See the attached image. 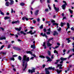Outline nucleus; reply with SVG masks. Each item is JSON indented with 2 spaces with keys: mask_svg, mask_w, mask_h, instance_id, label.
I'll return each instance as SVG.
<instances>
[{
  "mask_svg": "<svg viewBox=\"0 0 74 74\" xmlns=\"http://www.w3.org/2000/svg\"><path fill=\"white\" fill-rule=\"evenodd\" d=\"M29 60H29V57H27V56H26V55H25L23 57V59H22V61L23 62V66L24 67L25 66V62H28Z\"/></svg>",
  "mask_w": 74,
  "mask_h": 74,
  "instance_id": "1",
  "label": "nucleus"
},
{
  "mask_svg": "<svg viewBox=\"0 0 74 74\" xmlns=\"http://www.w3.org/2000/svg\"><path fill=\"white\" fill-rule=\"evenodd\" d=\"M49 70H55V68H52V66L49 67L48 68H45V72L46 74H50V72L49 71Z\"/></svg>",
  "mask_w": 74,
  "mask_h": 74,
  "instance_id": "2",
  "label": "nucleus"
},
{
  "mask_svg": "<svg viewBox=\"0 0 74 74\" xmlns=\"http://www.w3.org/2000/svg\"><path fill=\"white\" fill-rule=\"evenodd\" d=\"M35 70L36 69L34 68H33L32 70L29 69L28 73H35Z\"/></svg>",
  "mask_w": 74,
  "mask_h": 74,
  "instance_id": "3",
  "label": "nucleus"
},
{
  "mask_svg": "<svg viewBox=\"0 0 74 74\" xmlns=\"http://www.w3.org/2000/svg\"><path fill=\"white\" fill-rule=\"evenodd\" d=\"M53 5L54 8V10H56V12H59V8H57L56 7H55V4H53Z\"/></svg>",
  "mask_w": 74,
  "mask_h": 74,
  "instance_id": "4",
  "label": "nucleus"
},
{
  "mask_svg": "<svg viewBox=\"0 0 74 74\" xmlns=\"http://www.w3.org/2000/svg\"><path fill=\"white\" fill-rule=\"evenodd\" d=\"M40 36H42V37H44L45 36V37H46V38H47L48 37V36H47L46 35V34L44 33L43 34V33H41L40 34Z\"/></svg>",
  "mask_w": 74,
  "mask_h": 74,
  "instance_id": "5",
  "label": "nucleus"
},
{
  "mask_svg": "<svg viewBox=\"0 0 74 74\" xmlns=\"http://www.w3.org/2000/svg\"><path fill=\"white\" fill-rule=\"evenodd\" d=\"M13 48L14 49L17 50V51H21V49L16 47H13Z\"/></svg>",
  "mask_w": 74,
  "mask_h": 74,
  "instance_id": "6",
  "label": "nucleus"
},
{
  "mask_svg": "<svg viewBox=\"0 0 74 74\" xmlns=\"http://www.w3.org/2000/svg\"><path fill=\"white\" fill-rule=\"evenodd\" d=\"M46 58L47 59H48L47 60V62H51V61H52V60L48 56H46Z\"/></svg>",
  "mask_w": 74,
  "mask_h": 74,
  "instance_id": "7",
  "label": "nucleus"
},
{
  "mask_svg": "<svg viewBox=\"0 0 74 74\" xmlns=\"http://www.w3.org/2000/svg\"><path fill=\"white\" fill-rule=\"evenodd\" d=\"M21 29H22V27H20L19 28H15V30L17 31H18V32H20L21 30Z\"/></svg>",
  "mask_w": 74,
  "mask_h": 74,
  "instance_id": "8",
  "label": "nucleus"
},
{
  "mask_svg": "<svg viewBox=\"0 0 74 74\" xmlns=\"http://www.w3.org/2000/svg\"><path fill=\"white\" fill-rule=\"evenodd\" d=\"M31 48H33L34 49H36V45H35V44H34L31 45Z\"/></svg>",
  "mask_w": 74,
  "mask_h": 74,
  "instance_id": "9",
  "label": "nucleus"
},
{
  "mask_svg": "<svg viewBox=\"0 0 74 74\" xmlns=\"http://www.w3.org/2000/svg\"><path fill=\"white\" fill-rule=\"evenodd\" d=\"M67 28L66 29V31H67V30H68V29H70V24L69 23H67Z\"/></svg>",
  "mask_w": 74,
  "mask_h": 74,
  "instance_id": "10",
  "label": "nucleus"
},
{
  "mask_svg": "<svg viewBox=\"0 0 74 74\" xmlns=\"http://www.w3.org/2000/svg\"><path fill=\"white\" fill-rule=\"evenodd\" d=\"M27 62L25 64L24 68L23 69V71H25L26 70V69L27 68Z\"/></svg>",
  "mask_w": 74,
  "mask_h": 74,
  "instance_id": "11",
  "label": "nucleus"
},
{
  "mask_svg": "<svg viewBox=\"0 0 74 74\" xmlns=\"http://www.w3.org/2000/svg\"><path fill=\"white\" fill-rule=\"evenodd\" d=\"M66 25L65 23H63L62 22L61 23L60 25H61V27H63V26H64V25Z\"/></svg>",
  "mask_w": 74,
  "mask_h": 74,
  "instance_id": "12",
  "label": "nucleus"
},
{
  "mask_svg": "<svg viewBox=\"0 0 74 74\" xmlns=\"http://www.w3.org/2000/svg\"><path fill=\"white\" fill-rule=\"evenodd\" d=\"M39 12V10H36L34 13V14L35 15H38V12Z\"/></svg>",
  "mask_w": 74,
  "mask_h": 74,
  "instance_id": "13",
  "label": "nucleus"
},
{
  "mask_svg": "<svg viewBox=\"0 0 74 74\" xmlns=\"http://www.w3.org/2000/svg\"><path fill=\"white\" fill-rule=\"evenodd\" d=\"M10 0V1H11V2L10 3H9V4H10V5H12V4H14V1L12 0Z\"/></svg>",
  "mask_w": 74,
  "mask_h": 74,
  "instance_id": "14",
  "label": "nucleus"
},
{
  "mask_svg": "<svg viewBox=\"0 0 74 74\" xmlns=\"http://www.w3.org/2000/svg\"><path fill=\"white\" fill-rule=\"evenodd\" d=\"M56 71L58 74H60L61 72L62 71V70H59V69H57Z\"/></svg>",
  "mask_w": 74,
  "mask_h": 74,
  "instance_id": "15",
  "label": "nucleus"
},
{
  "mask_svg": "<svg viewBox=\"0 0 74 74\" xmlns=\"http://www.w3.org/2000/svg\"><path fill=\"white\" fill-rule=\"evenodd\" d=\"M60 59L61 60H62V61H63L64 60H66L67 59V58H63L62 57L60 58Z\"/></svg>",
  "mask_w": 74,
  "mask_h": 74,
  "instance_id": "16",
  "label": "nucleus"
},
{
  "mask_svg": "<svg viewBox=\"0 0 74 74\" xmlns=\"http://www.w3.org/2000/svg\"><path fill=\"white\" fill-rule=\"evenodd\" d=\"M62 7L63 10H65L66 7V6L64 4L62 5Z\"/></svg>",
  "mask_w": 74,
  "mask_h": 74,
  "instance_id": "17",
  "label": "nucleus"
},
{
  "mask_svg": "<svg viewBox=\"0 0 74 74\" xmlns=\"http://www.w3.org/2000/svg\"><path fill=\"white\" fill-rule=\"evenodd\" d=\"M32 30H30L29 32H27L26 34H30L31 35H33V34H32Z\"/></svg>",
  "mask_w": 74,
  "mask_h": 74,
  "instance_id": "18",
  "label": "nucleus"
},
{
  "mask_svg": "<svg viewBox=\"0 0 74 74\" xmlns=\"http://www.w3.org/2000/svg\"><path fill=\"white\" fill-rule=\"evenodd\" d=\"M21 34H23L24 35V36H25L26 34V33H24V32L23 31H21L20 32Z\"/></svg>",
  "mask_w": 74,
  "mask_h": 74,
  "instance_id": "19",
  "label": "nucleus"
},
{
  "mask_svg": "<svg viewBox=\"0 0 74 74\" xmlns=\"http://www.w3.org/2000/svg\"><path fill=\"white\" fill-rule=\"evenodd\" d=\"M6 53H7V52H5L4 53L3 51H1L0 53V54H2V55H6Z\"/></svg>",
  "mask_w": 74,
  "mask_h": 74,
  "instance_id": "20",
  "label": "nucleus"
},
{
  "mask_svg": "<svg viewBox=\"0 0 74 74\" xmlns=\"http://www.w3.org/2000/svg\"><path fill=\"white\" fill-rule=\"evenodd\" d=\"M6 38L5 37H0V40H5Z\"/></svg>",
  "mask_w": 74,
  "mask_h": 74,
  "instance_id": "21",
  "label": "nucleus"
},
{
  "mask_svg": "<svg viewBox=\"0 0 74 74\" xmlns=\"http://www.w3.org/2000/svg\"><path fill=\"white\" fill-rule=\"evenodd\" d=\"M54 33L53 34V36H55L56 35H58V33L56 31H54Z\"/></svg>",
  "mask_w": 74,
  "mask_h": 74,
  "instance_id": "22",
  "label": "nucleus"
},
{
  "mask_svg": "<svg viewBox=\"0 0 74 74\" xmlns=\"http://www.w3.org/2000/svg\"><path fill=\"white\" fill-rule=\"evenodd\" d=\"M47 54H48L49 56H51V51H50L48 50L47 51Z\"/></svg>",
  "mask_w": 74,
  "mask_h": 74,
  "instance_id": "23",
  "label": "nucleus"
},
{
  "mask_svg": "<svg viewBox=\"0 0 74 74\" xmlns=\"http://www.w3.org/2000/svg\"><path fill=\"white\" fill-rule=\"evenodd\" d=\"M9 4H10V3H9V2L8 1L6 2V3H5L6 6L7 7H8V6H9Z\"/></svg>",
  "mask_w": 74,
  "mask_h": 74,
  "instance_id": "24",
  "label": "nucleus"
},
{
  "mask_svg": "<svg viewBox=\"0 0 74 74\" xmlns=\"http://www.w3.org/2000/svg\"><path fill=\"white\" fill-rule=\"evenodd\" d=\"M10 17L9 16H6L4 17V19L5 20H6V19H10Z\"/></svg>",
  "mask_w": 74,
  "mask_h": 74,
  "instance_id": "25",
  "label": "nucleus"
},
{
  "mask_svg": "<svg viewBox=\"0 0 74 74\" xmlns=\"http://www.w3.org/2000/svg\"><path fill=\"white\" fill-rule=\"evenodd\" d=\"M18 59L19 60H22V57L20 56H19L18 57Z\"/></svg>",
  "mask_w": 74,
  "mask_h": 74,
  "instance_id": "26",
  "label": "nucleus"
},
{
  "mask_svg": "<svg viewBox=\"0 0 74 74\" xmlns=\"http://www.w3.org/2000/svg\"><path fill=\"white\" fill-rule=\"evenodd\" d=\"M62 64H58L57 65V66L56 67V68H58V67H62Z\"/></svg>",
  "mask_w": 74,
  "mask_h": 74,
  "instance_id": "27",
  "label": "nucleus"
},
{
  "mask_svg": "<svg viewBox=\"0 0 74 74\" xmlns=\"http://www.w3.org/2000/svg\"><path fill=\"white\" fill-rule=\"evenodd\" d=\"M25 5V4L23 3H21L20 4V5H21V6H23L24 5Z\"/></svg>",
  "mask_w": 74,
  "mask_h": 74,
  "instance_id": "28",
  "label": "nucleus"
},
{
  "mask_svg": "<svg viewBox=\"0 0 74 74\" xmlns=\"http://www.w3.org/2000/svg\"><path fill=\"white\" fill-rule=\"evenodd\" d=\"M52 44L49 43H47V46H48V47H51V46Z\"/></svg>",
  "mask_w": 74,
  "mask_h": 74,
  "instance_id": "29",
  "label": "nucleus"
},
{
  "mask_svg": "<svg viewBox=\"0 0 74 74\" xmlns=\"http://www.w3.org/2000/svg\"><path fill=\"white\" fill-rule=\"evenodd\" d=\"M10 60H13V61H14V60H15V58H10Z\"/></svg>",
  "mask_w": 74,
  "mask_h": 74,
  "instance_id": "30",
  "label": "nucleus"
},
{
  "mask_svg": "<svg viewBox=\"0 0 74 74\" xmlns=\"http://www.w3.org/2000/svg\"><path fill=\"white\" fill-rule=\"evenodd\" d=\"M0 12H1V15H4V13L3 12H2L1 10H0Z\"/></svg>",
  "mask_w": 74,
  "mask_h": 74,
  "instance_id": "31",
  "label": "nucleus"
},
{
  "mask_svg": "<svg viewBox=\"0 0 74 74\" xmlns=\"http://www.w3.org/2000/svg\"><path fill=\"white\" fill-rule=\"evenodd\" d=\"M69 11H70V13L71 14H73V10H71V9H69Z\"/></svg>",
  "mask_w": 74,
  "mask_h": 74,
  "instance_id": "32",
  "label": "nucleus"
},
{
  "mask_svg": "<svg viewBox=\"0 0 74 74\" xmlns=\"http://www.w3.org/2000/svg\"><path fill=\"white\" fill-rule=\"evenodd\" d=\"M40 58H43V59H44L45 58V56H39Z\"/></svg>",
  "mask_w": 74,
  "mask_h": 74,
  "instance_id": "33",
  "label": "nucleus"
},
{
  "mask_svg": "<svg viewBox=\"0 0 74 74\" xmlns=\"http://www.w3.org/2000/svg\"><path fill=\"white\" fill-rule=\"evenodd\" d=\"M63 3H65V4H64L65 6L67 5V3H66V2L64 1H63Z\"/></svg>",
  "mask_w": 74,
  "mask_h": 74,
  "instance_id": "34",
  "label": "nucleus"
},
{
  "mask_svg": "<svg viewBox=\"0 0 74 74\" xmlns=\"http://www.w3.org/2000/svg\"><path fill=\"white\" fill-rule=\"evenodd\" d=\"M3 47H4V45H2L0 48V50L2 49L3 48Z\"/></svg>",
  "mask_w": 74,
  "mask_h": 74,
  "instance_id": "35",
  "label": "nucleus"
},
{
  "mask_svg": "<svg viewBox=\"0 0 74 74\" xmlns=\"http://www.w3.org/2000/svg\"><path fill=\"white\" fill-rule=\"evenodd\" d=\"M40 29H43V25H42L40 27Z\"/></svg>",
  "mask_w": 74,
  "mask_h": 74,
  "instance_id": "36",
  "label": "nucleus"
},
{
  "mask_svg": "<svg viewBox=\"0 0 74 74\" xmlns=\"http://www.w3.org/2000/svg\"><path fill=\"white\" fill-rule=\"evenodd\" d=\"M43 31L44 32V33H45L47 32V29H46V28H45L43 29Z\"/></svg>",
  "mask_w": 74,
  "mask_h": 74,
  "instance_id": "37",
  "label": "nucleus"
},
{
  "mask_svg": "<svg viewBox=\"0 0 74 74\" xmlns=\"http://www.w3.org/2000/svg\"><path fill=\"white\" fill-rule=\"evenodd\" d=\"M46 44L45 42H43V45H42L43 47H45V46H46V45H45Z\"/></svg>",
  "mask_w": 74,
  "mask_h": 74,
  "instance_id": "38",
  "label": "nucleus"
},
{
  "mask_svg": "<svg viewBox=\"0 0 74 74\" xmlns=\"http://www.w3.org/2000/svg\"><path fill=\"white\" fill-rule=\"evenodd\" d=\"M45 12H48L49 11V10L47 8L45 10Z\"/></svg>",
  "mask_w": 74,
  "mask_h": 74,
  "instance_id": "39",
  "label": "nucleus"
},
{
  "mask_svg": "<svg viewBox=\"0 0 74 74\" xmlns=\"http://www.w3.org/2000/svg\"><path fill=\"white\" fill-rule=\"evenodd\" d=\"M20 21L19 20H17V21H16V23H19Z\"/></svg>",
  "mask_w": 74,
  "mask_h": 74,
  "instance_id": "40",
  "label": "nucleus"
},
{
  "mask_svg": "<svg viewBox=\"0 0 74 74\" xmlns=\"http://www.w3.org/2000/svg\"><path fill=\"white\" fill-rule=\"evenodd\" d=\"M26 19V16H24L22 18V20H23V21H24L25 19Z\"/></svg>",
  "mask_w": 74,
  "mask_h": 74,
  "instance_id": "41",
  "label": "nucleus"
},
{
  "mask_svg": "<svg viewBox=\"0 0 74 74\" xmlns=\"http://www.w3.org/2000/svg\"><path fill=\"white\" fill-rule=\"evenodd\" d=\"M30 52H31V51H27L26 52V53H27L28 54V53H30Z\"/></svg>",
  "mask_w": 74,
  "mask_h": 74,
  "instance_id": "42",
  "label": "nucleus"
},
{
  "mask_svg": "<svg viewBox=\"0 0 74 74\" xmlns=\"http://www.w3.org/2000/svg\"><path fill=\"white\" fill-rule=\"evenodd\" d=\"M32 21H33V23L34 24H35V23H36V21H34V20H33Z\"/></svg>",
  "mask_w": 74,
  "mask_h": 74,
  "instance_id": "43",
  "label": "nucleus"
},
{
  "mask_svg": "<svg viewBox=\"0 0 74 74\" xmlns=\"http://www.w3.org/2000/svg\"><path fill=\"white\" fill-rule=\"evenodd\" d=\"M13 57H17V56H18V55H16V54H15L14 55H13Z\"/></svg>",
  "mask_w": 74,
  "mask_h": 74,
  "instance_id": "44",
  "label": "nucleus"
},
{
  "mask_svg": "<svg viewBox=\"0 0 74 74\" xmlns=\"http://www.w3.org/2000/svg\"><path fill=\"white\" fill-rule=\"evenodd\" d=\"M47 34H48L49 35V34H51V32H47Z\"/></svg>",
  "mask_w": 74,
  "mask_h": 74,
  "instance_id": "45",
  "label": "nucleus"
},
{
  "mask_svg": "<svg viewBox=\"0 0 74 74\" xmlns=\"http://www.w3.org/2000/svg\"><path fill=\"white\" fill-rule=\"evenodd\" d=\"M51 23H54L55 22V20H51Z\"/></svg>",
  "mask_w": 74,
  "mask_h": 74,
  "instance_id": "46",
  "label": "nucleus"
},
{
  "mask_svg": "<svg viewBox=\"0 0 74 74\" xmlns=\"http://www.w3.org/2000/svg\"><path fill=\"white\" fill-rule=\"evenodd\" d=\"M48 7L50 9V10H50L51 9V8L50 7V5H49V4L48 5Z\"/></svg>",
  "mask_w": 74,
  "mask_h": 74,
  "instance_id": "47",
  "label": "nucleus"
},
{
  "mask_svg": "<svg viewBox=\"0 0 74 74\" xmlns=\"http://www.w3.org/2000/svg\"><path fill=\"white\" fill-rule=\"evenodd\" d=\"M11 48V45H9L8 46V48Z\"/></svg>",
  "mask_w": 74,
  "mask_h": 74,
  "instance_id": "48",
  "label": "nucleus"
},
{
  "mask_svg": "<svg viewBox=\"0 0 74 74\" xmlns=\"http://www.w3.org/2000/svg\"><path fill=\"white\" fill-rule=\"evenodd\" d=\"M58 48H59V46H56L54 48H53V49H56Z\"/></svg>",
  "mask_w": 74,
  "mask_h": 74,
  "instance_id": "49",
  "label": "nucleus"
},
{
  "mask_svg": "<svg viewBox=\"0 0 74 74\" xmlns=\"http://www.w3.org/2000/svg\"><path fill=\"white\" fill-rule=\"evenodd\" d=\"M50 22H51V21H47L46 22V23H50Z\"/></svg>",
  "mask_w": 74,
  "mask_h": 74,
  "instance_id": "50",
  "label": "nucleus"
},
{
  "mask_svg": "<svg viewBox=\"0 0 74 74\" xmlns=\"http://www.w3.org/2000/svg\"><path fill=\"white\" fill-rule=\"evenodd\" d=\"M36 33V31H34V32H32V34H35V33Z\"/></svg>",
  "mask_w": 74,
  "mask_h": 74,
  "instance_id": "51",
  "label": "nucleus"
},
{
  "mask_svg": "<svg viewBox=\"0 0 74 74\" xmlns=\"http://www.w3.org/2000/svg\"><path fill=\"white\" fill-rule=\"evenodd\" d=\"M53 38H51L50 39H49V40H53Z\"/></svg>",
  "mask_w": 74,
  "mask_h": 74,
  "instance_id": "52",
  "label": "nucleus"
},
{
  "mask_svg": "<svg viewBox=\"0 0 74 74\" xmlns=\"http://www.w3.org/2000/svg\"><path fill=\"white\" fill-rule=\"evenodd\" d=\"M72 56H73L72 55H70L68 57V59H69V58H71Z\"/></svg>",
  "mask_w": 74,
  "mask_h": 74,
  "instance_id": "53",
  "label": "nucleus"
},
{
  "mask_svg": "<svg viewBox=\"0 0 74 74\" xmlns=\"http://www.w3.org/2000/svg\"><path fill=\"white\" fill-rule=\"evenodd\" d=\"M12 24H14V23H16V21H13L12 22Z\"/></svg>",
  "mask_w": 74,
  "mask_h": 74,
  "instance_id": "54",
  "label": "nucleus"
},
{
  "mask_svg": "<svg viewBox=\"0 0 74 74\" xmlns=\"http://www.w3.org/2000/svg\"><path fill=\"white\" fill-rule=\"evenodd\" d=\"M17 40L19 42H21V41H22V40L19 39H18Z\"/></svg>",
  "mask_w": 74,
  "mask_h": 74,
  "instance_id": "55",
  "label": "nucleus"
},
{
  "mask_svg": "<svg viewBox=\"0 0 74 74\" xmlns=\"http://www.w3.org/2000/svg\"><path fill=\"white\" fill-rule=\"evenodd\" d=\"M62 29V28L61 27H60L59 29H58V31H60Z\"/></svg>",
  "mask_w": 74,
  "mask_h": 74,
  "instance_id": "56",
  "label": "nucleus"
},
{
  "mask_svg": "<svg viewBox=\"0 0 74 74\" xmlns=\"http://www.w3.org/2000/svg\"><path fill=\"white\" fill-rule=\"evenodd\" d=\"M29 18H26V17L25 20H26V21H29Z\"/></svg>",
  "mask_w": 74,
  "mask_h": 74,
  "instance_id": "57",
  "label": "nucleus"
},
{
  "mask_svg": "<svg viewBox=\"0 0 74 74\" xmlns=\"http://www.w3.org/2000/svg\"><path fill=\"white\" fill-rule=\"evenodd\" d=\"M37 20L38 22H39V21H40V18H38L37 19Z\"/></svg>",
  "mask_w": 74,
  "mask_h": 74,
  "instance_id": "58",
  "label": "nucleus"
},
{
  "mask_svg": "<svg viewBox=\"0 0 74 74\" xmlns=\"http://www.w3.org/2000/svg\"><path fill=\"white\" fill-rule=\"evenodd\" d=\"M47 30L49 31V32H51V28H49Z\"/></svg>",
  "mask_w": 74,
  "mask_h": 74,
  "instance_id": "59",
  "label": "nucleus"
},
{
  "mask_svg": "<svg viewBox=\"0 0 74 74\" xmlns=\"http://www.w3.org/2000/svg\"><path fill=\"white\" fill-rule=\"evenodd\" d=\"M33 56L34 57V58H36V55H35V54H33Z\"/></svg>",
  "mask_w": 74,
  "mask_h": 74,
  "instance_id": "60",
  "label": "nucleus"
},
{
  "mask_svg": "<svg viewBox=\"0 0 74 74\" xmlns=\"http://www.w3.org/2000/svg\"><path fill=\"white\" fill-rule=\"evenodd\" d=\"M45 67V65L43 64L42 65V67L43 68H44Z\"/></svg>",
  "mask_w": 74,
  "mask_h": 74,
  "instance_id": "61",
  "label": "nucleus"
},
{
  "mask_svg": "<svg viewBox=\"0 0 74 74\" xmlns=\"http://www.w3.org/2000/svg\"><path fill=\"white\" fill-rule=\"evenodd\" d=\"M57 45H60V43L57 42Z\"/></svg>",
  "mask_w": 74,
  "mask_h": 74,
  "instance_id": "62",
  "label": "nucleus"
},
{
  "mask_svg": "<svg viewBox=\"0 0 74 74\" xmlns=\"http://www.w3.org/2000/svg\"><path fill=\"white\" fill-rule=\"evenodd\" d=\"M56 62H60V59H58V60H56Z\"/></svg>",
  "mask_w": 74,
  "mask_h": 74,
  "instance_id": "63",
  "label": "nucleus"
},
{
  "mask_svg": "<svg viewBox=\"0 0 74 74\" xmlns=\"http://www.w3.org/2000/svg\"><path fill=\"white\" fill-rule=\"evenodd\" d=\"M50 1L48 0H47V3H50V1Z\"/></svg>",
  "mask_w": 74,
  "mask_h": 74,
  "instance_id": "64",
  "label": "nucleus"
}]
</instances>
